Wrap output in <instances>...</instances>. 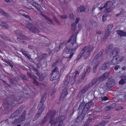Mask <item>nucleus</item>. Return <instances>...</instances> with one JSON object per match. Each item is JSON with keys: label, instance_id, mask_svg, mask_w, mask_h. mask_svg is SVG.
<instances>
[{"label": "nucleus", "instance_id": "1", "mask_svg": "<svg viewBox=\"0 0 126 126\" xmlns=\"http://www.w3.org/2000/svg\"><path fill=\"white\" fill-rule=\"evenodd\" d=\"M23 96L20 97L19 96H17L14 98L9 103L7 101H5L3 104V107L5 108H7L9 111H11L13 107L16 106V104H20L23 101V98H28L29 96V94L27 93L24 94Z\"/></svg>", "mask_w": 126, "mask_h": 126}, {"label": "nucleus", "instance_id": "2", "mask_svg": "<svg viewBox=\"0 0 126 126\" xmlns=\"http://www.w3.org/2000/svg\"><path fill=\"white\" fill-rule=\"evenodd\" d=\"M78 34V32H76L74 34L69 37V40L67 41V43L71 42V43L67 46L65 51L66 54H70L73 52L74 50H76L78 48V45L76 43L77 36Z\"/></svg>", "mask_w": 126, "mask_h": 126}, {"label": "nucleus", "instance_id": "3", "mask_svg": "<svg viewBox=\"0 0 126 126\" xmlns=\"http://www.w3.org/2000/svg\"><path fill=\"white\" fill-rule=\"evenodd\" d=\"M93 49V47L90 45L84 47L77 58L76 61L79 60L82 57L84 53H85L84 56V59L85 60L87 59Z\"/></svg>", "mask_w": 126, "mask_h": 126}, {"label": "nucleus", "instance_id": "4", "mask_svg": "<svg viewBox=\"0 0 126 126\" xmlns=\"http://www.w3.org/2000/svg\"><path fill=\"white\" fill-rule=\"evenodd\" d=\"M47 96V94L46 93H45L43 95L41 101L38 104V110L37 113L35 115L33 119V121H35L38 118L44 111L45 107L44 103L46 99Z\"/></svg>", "mask_w": 126, "mask_h": 126}, {"label": "nucleus", "instance_id": "5", "mask_svg": "<svg viewBox=\"0 0 126 126\" xmlns=\"http://www.w3.org/2000/svg\"><path fill=\"white\" fill-rule=\"evenodd\" d=\"M91 105L89 103H86L83 101L80 103L78 110L79 113H80V112L85 113H88V111L91 107Z\"/></svg>", "mask_w": 126, "mask_h": 126}, {"label": "nucleus", "instance_id": "6", "mask_svg": "<svg viewBox=\"0 0 126 126\" xmlns=\"http://www.w3.org/2000/svg\"><path fill=\"white\" fill-rule=\"evenodd\" d=\"M104 50H101L95 56L93 59V62L95 63V65L93 68V71L94 73H96V71L97 67L100 59L102 57L103 55Z\"/></svg>", "mask_w": 126, "mask_h": 126}, {"label": "nucleus", "instance_id": "7", "mask_svg": "<svg viewBox=\"0 0 126 126\" xmlns=\"http://www.w3.org/2000/svg\"><path fill=\"white\" fill-rule=\"evenodd\" d=\"M15 32L17 36H19L20 37H17V40L20 42H21V40H28L30 39V38L26 36L25 35H23L22 34L21 31L19 30H17L15 31Z\"/></svg>", "mask_w": 126, "mask_h": 126}, {"label": "nucleus", "instance_id": "8", "mask_svg": "<svg viewBox=\"0 0 126 126\" xmlns=\"http://www.w3.org/2000/svg\"><path fill=\"white\" fill-rule=\"evenodd\" d=\"M113 27V24H110L108 25L106 28L105 34L103 38V40L105 41L110 36L111 30Z\"/></svg>", "mask_w": 126, "mask_h": 126}, {"label": "nucleus", "instance_id": "9", "mask_svg": "<svg viewBox=\"0 0 126 126\" xmlns=\"http://www.w3.org/2000/svg\"><path fill=\"white\" fill-rule=\"evenodd\" d=\"M26 111L24 110L22 112L21 115L19 118L15 119L13 123L15 124H17L21 123L25 119Z\"/></svg>", "mask_w": 126, "mask_h": 126}, {"label": "nucleus", "instance_id": "10", "mask_svg": "<svg viewBox=\"0 0 126 126\" xmlns=\"http://www.w3.org/2000/svg\"><path fill=\"white\" fill-rule=\"evenodd\" d=\"M25 106L24 105H21L18 109L17 110L11 114L10 117L13 118L18 117L21 113Z\"/></svg>", "mask_w": 126, "mask_h": 126}, {"label": "nucleus", "instance_id": "11", "mask_svg": "<svg viewBox=\"0 0 126 126\" xmlns=\"http://www.w3.org/2000/svg\"><path fill=\"white\" fill-rule=\"evenodd\" d=\"M59 73L58 68L57 67H56L52 70V75L50 78V80L53 81L57 79Z\"/></svg>", "mask_w": 126, "mask_h": 126}, {"label": "nucleus", "instance_id": "12", "mask_svg": "<svg viewBox=\"0 0 126 126\" xmlns=\"http://www.w3.org/2000/svg\"><path fill=\"white\" fill-rule=\"evenodd\" d=\"M26 26L27 28L35 34L38 33L39 32V30L34 26L31 23L27 24Z\"/></svg>", "mask_w": 126, "mask_h": 126}, {"label": "nucleus", "instance_id": "13", "mask_svg": "<svg viewBox=\"0 0 126 126\" xmlns=\"http://www.w3.org/2000/svg\"><path fill=\"white\" fill-rule=\"evenodd\" d=\"M73 75L71 78H70L69 80V83L71 85L75 83V81L76 77L78 76L79 74V73L78 71H76L75 73H73Z\"/></svg>", "mask_w": 126, "mask_h": 126}, {"label": "nucleus", "instance_id": "14", "mask_svg": "<svg viewBox=\"0 0 126 126\" xmlns=\"http://www.w3.org/2000/svg\"><path fill=\"white\" fill-rule=\"evenodd\" d=\"M86 113L81 112L80 114L78 116L76 119L75 121L77 123H81L84 119L85 114Z\"/></svg>", "mask_w": 126, "mask_h": 126}, {"label": "nucleus", "instance_id": "15", "mask_svg": "<svg viewBox=\"0 0 126 126\" xmlns=\"http://www.w3.org/2000/svg\"><path fill=\"white\" fill-rule=\"evenodd\" d=\"M115 83L114 79H109L107 81L106 86L108 88H110L115 85Z\"/></svg>", "mask_w": 126, "mask_h": 126}, {"label": "nucleus", "instance_id": "16", "mask_svg": "<svg viewBox=\"0 0 126 126\" xmlns=\"http://www.w3.org/2000/svg\"><path fill=\"white\" fill-rule=\"evenodd\" d=\"M56 118L59 121V123L57 126H62L63 124V121L65 119V117L64 115H62Z\"/></svg>", "mask_w": 126, "mask_h": 126}, {"label": "nucleus", "instance_id": "17", "mask_svg": "<svg viewBox=\"0 0 126 126\" xmlns=\"http://www.w3.org/2000/svg\"><path fill=\"white\" fill-rule=\"evenodd\" d=\"M119 52V49L118 48H116L113 49L110 54V57H116Z\"/></svg>", "mask_w": 126, "mask_h": 126}, {"label": "nucleus", "instance_id": "18", "mask_svg": "<svg viewBox=\"0 0 126 126\" xmlns=\"http://www.w3.org/2000/svg\"><path fill=\"white\" fill-rule=\"evenodd\" d=\"M110 75L108 72H106L100 76L98 79V81H102L107 78Z\"/></svg>", "mask_w": 126, "mask_h": 126}, {"label": "nucleus", "instance_id": "19", "mask_svg": "<svg viewBox=\"0 0 126 126\" xmlns=\"http://www.w3.org/2000/svg\"><path fill=\"white\" fill-rule=\"evenodd\" d=\"M56 111L54 110H50L47 113L46 115L49 116L50 117V118H54L56 114Z\"/></svg>", "mask_w": 126, "mask_h": 126}, {"label": "nucleus", "instance_id": "20", "mask_svg": "<svg viewBox=\"0 0 126 126\" xmlns=\"http://www.w3.org/2000/svg\"><path fill=\"white\" fill-rule=\"evenodd\" d=\"M68 94V92L67 90L65 89H64L60 97L59 98V101L62 100L65 97H66Z\"/></svg>", "mask_w": 126, "mask_h": 126}, {"label": "nucleus", "instance_id": "21", "mask_svg": "<svg viewBox=\"0 0 126 126\" xmlns=\"http://www.w3.org/2000/svg\"><path fill=\"white\" fill-rule=\"evenodd\" d=\"M120 61H119V59H118L117 56L114 57L110 63L111 64L114 65L116 64L119 63Z\"/></svg>", "mask_w": 126, "mask_h": 126}, {"label": "nucleus", "instance_id": "22", "mask_svg": "<svg viewBox=\"0 0 126 126\" xmlns=\"http://www.w3.org/2000/svg\"><path fill=\"white\" fill-rule=\"evenodd\" d=\"M90 88V87H89L88 85L86 84L83 88L79 92L82 94V95L84 94Z\"/></svg>", "mask_w": 126, "mask_h": 126}, {"label": "nucleus", "instance_id": "23", "mask_svg": "<svg viewBox=\"0 0 126 126\" xmlns=\"http://www.w3.org/2000/svg\"><path fill=\"white\" fill-rule=\"evenodd\" d=\"M70 77L71 76H70L67 75L66 76V79H65V80L64 84V87H65L66 88H65L64 89H65L67 90L66 88L69 84V82Z\"/></svg>", "mask_w": 126, "mask_h": 126}, {"label": "nucleus", "instance_id": "24", "mask_svg": "<svg viewBox=\"0 0 126 126\" xmlns=\"http://www.w3.org/2000/svg\"><path fill=\"white\" fill-rule=\"evenodd\" d=\"M110 65V63L109 62L104 63L102 65L101 67V69L102 70H106L109 67Z\"/></svg>", "mask_w": 126, "mask_h": 126}, {"label": "nucleus", "instance_id": "25", "mask_svg": "<svg viewBox=\"0 0 126 126\" xmlns=\"http://www.w3.org/2000/svg\"><path fill=\"white\" fill-rule=\"evenodd\" d=\"M116 32L121 37L126 36V32L121 30H116Z\"/></svg>", "mask_w": 126, "mask_h": 126}, {"label": "nucleus", "instance_id": "26", "mask_svg": "<svg viewBox=\"0 0 126 126\" xmlns=\"http://www.w3.org/2000/svg\"><path fill=\"white\" fill-rule=\"evenodd\" d=\"M32 5L36 9H37L38 11H40V9L41 8V6L37 2H33L32 3Z\"/></svg>", "mask_w": 126, "mask_h": 126}, {"label": "nucleus", "instance_id": "27", "mask_svg": "<svg viewBox=\"0 0 126 126\" xmlns=\"http://www.w3.org/2000/svg\"><path fill=\"white\" fill-rule=\"evenodd\" d=\"M113 2L111 1H107L104 4L106 8L107 7H112L113 5Z\"/></svg>", "mask_w": 126, "mask_h": 126}, {"label": "nucleus", "instance_id": "28", "mask_svg": "<svg viewBox=\"0 0 126 126\" xmlns=\"http://www.w3.org/2000/svg\"><path fill=\"white\" fill-rule=\"evenodd\" d=\"M62 60L60 58L58 59L55 62H54L52 64V66L54 67L56 66V65L59 63H62Z\"/></svg>", "mask_w": 126, "mask_h": 126}, {"label": "nucleus", "instance_id": "29", "mask_svg": "<svg viewBox=\"0 0 126 126\" xmlns=\"http://www.w3.org/2000/svg\"><path fill=\"white\" fill-rule=\"evenodd\" d=\"M97 80L95 78L92 80L90 83L87 84L88 85V86H89V87L90 88L96 83Z\"/></svg>", "mask_w": 126, "mask_h": 126}, {"label": "nucleus", "instance_id": "30", "mask_svg": "<svg viewBox=\"0 0 126 126\" xmlns=\"http://www.w3.org/2000/svg\"><path fill=\"white\" fill-rule=\"evenodd\" d=\"M77 10L79 12H82L85 11V8L83 6H80L78 8Z\"/></svg>", "mask_w": 126, "mask_h": 126}, {"label": "nucleus", "instance_id": "31", "mask_svg": "<svg viewBox=\"0 0 126 126\" xmlns=\"http://www.w3.org/2000/svg\"><path fill=\"white\" fill-rule=\"evenodd\" d=\"M0 13L2 15L8 18H10L11 17L10 16L9 14L5 12L1 9H0Z\"/></svg>", "mask_w": 126, "mask_h": 126}, {"label": "nucleus", "instance_id": "32", "mask_svg": "<svg viewBox=\"0 0 126 126\" xmlns=\"http://www.w3.org/2000/svg\"><path fill=\"white\" fill-rule=\"evenodd\" d=\"M0 25H1L6 29H8L9 28V26L5 22H2L0 20Z\"/></svg>", "mask_w": 126, "mask_h": 126}, {"label": "nucleus", "instance_id": "33", "mask_svg": "<svg viewBox=\"0 0 126 126\" xmlns=\"http://www.w3.org/2000/svg\"><path fill=\"white\" fill-rule=\"evenodd\" d=\"M109 123V122L108 121L103 120L101 122L99 123L97 125L95 126H104L106 124L108 123Z\"/></svg>", "mask_w": 126, "mask_h": 126}, {"label": "nucleus", "instance_id": "34", "mask_svg": "<svg viewBox=\"0 0 126 126\" xmlns=\"http://www.w3.org/2000/svg\"><path fill=\"white\" fill-rule=\"evenodd\" d=\"M92 120L91 118H88L85 121V124L82 126H89L90 123L91 122Z\"/></svg>", "mask_w": 126, "mask_h": 126}, {"label": "nucleus", "instance_id": "35", "mask_svg": "<svg viewBox=\"0 0 126 126\" xmlns=\"http://www.w3.org/2000/svg\"><path fill=\"white\" fill-rule=\"evenodd\" d=\"M53 119L54 118H49V124H50L51 126H53L55 125L57 123L56 121H54Z\"/></svg>", "mask_w": 126, "mask_h": 126}, {"label": "nucleus", "instance_id": "36", "mask_svg": "<svg viewBox=\"0 0 126 126\" xmlns=\"http://www.w3.org/2000/svg\"><path fill=\"white\" fill-rule=\"evenodd\" d=\"M47 120V115H46L42 120L41 122L40 123V125L41 126L44 125L46 122Z\"/></svg>", "mask_w": 126, "mask_h": 126}, {"label": "nucleus", "instance_id": "37", "mask_svg": "<svg viewBox=\"0 0 126 126\" xmlns=\"http://www.w3.org/2000/svg\"><path fill=\"white\" fill-rule=\"evenodd\" d=\"M42 16H44L47 20L50 22L52 24H53L54 22L50 18H49L45 15L44 14H43Z\"/></svg>", "mask_w": 126, "mask_h": 126}, {"label": "nucleus", "instance_id": "38", "mask_svg": "<svg viewBox=\"0 0 126 126\" xmlns=\"http://www.w3.org/2000/svg\"><path fill=\"white\" fill-rule=\"evenodd\" d=\"M116 104L115 103H113L109 106H108L106 107V110L107 111L109 110L112 109V108L114 107H112L113 106H115Z\"/></svg>", "mask_w": 126, "mask_h": 126}, {"label": "nucleus", "instance_id": "39", "mask_svg": "<svg viewBox=\"0 0 126 126\" xmlns=\"http://www.w3.org/2000/svg\"><path fill=\"white\" fill-rule=\"evenodd\" d=\"M47 77V75L45 73H42L39 76V78L40 80L42 81L45 79Z\"/></svg>", "mask_w": 126, "mask_h": 126}, {"label": "nucleus", "instance_id": "40", "mask_svg": "<svg viewBox=\"0 0 126 126\" xmlns=\"http://www.w3.org/2000/svg\"><path fill=\"white\" fill-rule=\"evenodd\" d=\"M113 45L112 44H110L107 47V49L106 51L108 52H109L112 49Z\"/></svg>", "mask_w": 126, "mask_h": 126}, {"label": "nucleus", "instance_id": "41", "mask_svg": "<svg viewBox=\"0 0 126 126\" xmlns=\"http://www.w3.org/2000/svg\"><path fill=\"white\" fill-rule=\"evenodd\" d=\"M32 79L33 80L32 83L33 84L37 86H38L39 85V83L37 81L36 78H33Z\"/></svg>", "mask_w": 126, "mask_h": 126}, {"label": "nucleus", "instance_id": "42", "mask_svg": "<svg viewBox=\"0 0 126 126\" xmlns=\"http://www.w3.org/2000/svg\"><path fill=\"white\" fill-rule=\"evenodd\" d=\"M71 30L73 32H74L76 31V29L77 27V25L75 23H72L71 25Z\"/></svg>", "mask_w": 126, "mask_h": 126}, {"label": "nucleus", "instance_id": "43", "mask_svg": "<svg viewBox=\"0 0 126 126\" xmlns=\"http://www.w3.org/2000/svg\"><path fill=\"white\" fill-rule=\"evenodd\" d=\"M46 56L47 54H43L40 56L39 57V58L40 59V61L43 60L46 57Z\"/></svg>", "mask_w": 126, "mask_h": 126}, {"label": "nucleus", "instance_id": "44", "mask_svg": "<svg viewBox=\"0 0 126 126\" xmlns=\"http://www.w3.org/2000/svg\"><path fill=\"white\" fill-rule=\"evenodd\" d=\"M3 61L4 62L8 64L11 67L13 68V65L9 61L5 59H4Z\"/></svg>", "mask_w": 126, "mask_h": 126}, {"label": "nucleus", "instance_id": "45", "mask_svg": "<svg viewBox=\"0 0 126 126\" xmlns=\"http://www.w3.org/2000/svg\"><path fill=\"white\" fill-rule=\"evenodd\" d=\"M113 9V6L109 7L107 8H106V12L107 13H110L111 12Z\"/></svg>", "mask_w": 126, "mask_h": 126}, {"label": "nucleus", "instance_id": "46", "mask_svg": "<svg viewBox=\"0 0 126 126\" xmlns=\"http://www.w3.org/2000/svg\"><path fill=\"white\" fill-rule=\"evenodd\" d=\"M21 52L23 55H25L28 59H30V57L28 55L27 52L26 51H25L24 50H22Z\"/></svg>", "mask_w": 126, "mask_h": 126}, {"label": "nucleus", "instance_id": "47", "mask_svg": "<svg viewBox=\"0 0 126 126\" xmlns=\"http://www.w3.org/2000/svg\"><path fill=\"white\" fill-rule=\"evenodd\" d=\"M91 22H92L91 24L92 26L94 27H96L97 24L96 22L94 20H92L91 21Z\"/></svg>", "mask_w": 126, "mask_h": 126}, {"label": "nucleus", "instance_id": "48", "mask_svg": "<svg viewBox=\"0 0 126 126\" xmlns=\"http://www.w3.org/2000/svg\"><path fill=\"white\" fill-rule=\"evenodd\" d=\"M107 16L106 15H104L102 17V21L103 22L105 21L107 19Z\"/></svg>", "mask_w": 126, "mask_h": 126}, {"label": "nucleus", "instance_id": "49", "mask_svg": "<svg viewBox=\"0 0 126 126\" xmlns=\"http://www.w3.org/2000/svg\"><path fill=\"white\" fill-rule=\"evenodd\" d=\"M91 68L90 67H88L86 68V72H85L86 73H89L90 71Z\"/></svg>", "mask_w": 126, "mask_h": 126}, {"label": "nucleus", "instance_id": "50", "mask_svg": "<svg viewBox=\"0 0 126 126\" xmlns=\"http://www.w3.org/2000/svg\"><path fill=\"white\" fill-rule=\"evenodd\" d=\"M64 45V44L63 43H62L59 45L58 51L60 50L62 47H63Z\"/></svg>", "mask_w": 126, "mask_h": 126}, {"label": "nucleus", "instance_id": "51", "mask_svg": "<svg viewBox=\"0 0 126 126\" xmlns=\"http://www.w3.org/2000/svg\"><path fill=\"white\" fill-rule=\"evenodd\" d=\"M81 95H82V94L79 92L76 97L77 100L79 99Z\"/></svg>", "mask_w": 126, "mask_h": 126}, {"label": "nucleus", "instance_id": "52", "mask_svg": "<svg viewBox=\"0 0 126 126\" xmlns=\"http://www.w3.org/2000/svg\"><path fill=\"white\" fill-rule=\"evenodd\" d=\"M125 81L123 79H122L119 81V83L120 84H123L124 83Z\"/></svg>", "mask_w": 126, "mask_h": 126}, {"label": "nucleus", "instance_id": "53", "mask_svg": "<svg viewBox=\"0 0 126 126\" xmlns=\"http://www.w3.org/2000/svg\"><path fill=\"white\" fill-rule=\"evenodd\" d=\"M69 17L70 18L73 19H74L75 18L74 16L73 13L71 14H70L69 15Z\"/></svg>", "mask_w": 126, "mask_h": 126}, {"label": "nucleus", "instance_id": "54", "mask_svg": "<svg viewBox=\"0 0 126 126\" xmlns=\"http://www.w3.org/2000/svg\"><path fill=\"white\" fill-rule=\"evenodd\" d=\"M60 17L62 19H66L67 18V16L66 15H61Z\"/></svg>", "mask_w": 126, "mask_h": 126}, {"label": "nucleus", "instance_id": "55", "mask_svg": "<svg viewBox=\"0 0 126 126\" xmlns=\"http://www.w3.org/2000/svg\"><path fill=\"white\" fill-rule=\"evenodd\" d=\"M102 100L107 101L108 100V98L107 96H104L102 97L101 98Z\"/></svg>", "mask_w": 126, "mask_h": 126}, {"label": "nucleus", "instance_id": "56", "mask_svg": "<svg viewBox=\"0 0 126 126\" xmlns=\"http://www.w3.org/2000/svg\"><path fill=\"white\" fill-rule=\"evenodd\" d=\"M23 16H24L26 18L29 19L30 20H31L30 17V16H29V15H27L26 14H24L23 15Z\"/></svg>", "mask_w": 126, "mask_h": 126}, {"label": "nucleus", "instance_id": "57", "mask_svg": "<svg viewBox=\"0 0 126 126\" xmlns=\"http://www.w3.org/2000/svg\"><path fill=\"white\" fill-rule=\"evenodd\" d=\"M35 110V108H33L32 109H31L29 111V112L28 113V114H31L33 111L34 110Z\"/></svg>", "mask_w": 126, "mask_h": 126}, {"label": "nucleus", "instance_id": "58", "mask_svg": "<svg viewBox=\"0 0 126 126\" xmlns=\"http://www.w3.org/2000/svg\"><path fill=\"white\" fill-rule=\"evenodd\" d=\"M120 66L118 65H116L114 67V69L115 70H117L119 68H120Z\"/></svg>", "mask_w": 126, "mask_h": 126}, {"label": "nucleus", "instance_id": "59", "mask_svg": "<svg viewBox=\"0 0 126 126\" xmlns=\"http://www.w3.org/2000/svg\"><path fill=\"white\" fill-rule=\"evenodd\" d=\"M21 78L24 80H26L27 79L26 78V76L24 75H21Z\"/></svg>", "mask_w": 126, "mask_h": 126}, {"label": "nucleus", "instance_id": "60", "mask_svg": "<svg viewBox=\"0 0 126 126\" xmlns=\"http://www.w3.org/2000/svg\"><path fill=\"white\" fill-rule=\"evenodd\" d=\"M86 73H83L82 75V77H81V79H84L86 74Z\"/></svg>", "mask_w": 126, "mask_h": 126}, {"label": "nucleus", "instance_id": "61", "mask_svg": "<svg viewBox=\"0 0 126 126\" xmlns=\"http://www.w3.org/2000/svg\"><path fill=\"white\" fill-rule=\"evenodd\" d=\"M79 20L80 19L79 18L77 17L75 20V23L76 24H77L78 23Z\"/></svg>", "mask_w": 126, "mask_h": 126}, {"label": "nucleus", "instance_id": "62", "mask_svg": "<svg viewBox=\"0 0 126 126\" xmlns=\"http://www.w3.org/2000/svg\"><path fill=\"white\" fill-rule=\"evenodd\" d=\"M34 70L35 71H36L37 72V73L36 74V75H37V76H39V73H38L37 72H38V70L36 68H34Z\"/></svg>", "mask_w": 126, "mask_h": 126}, {"label": "nucleus", "instance_id": "63", "mask_svg": "<svg viewBox=\"0 0 126 126\" xmlns=\"http://www.w3.org/2000/svg\"><path fill=\"white\" fill-rule=\"evenodd\" d=\"M74 54V53H72L70 54L69 56V59H70L73 56V55Z\"/></svg>", "mask_w": 126, "mask_h": 126}, {"label": "nucleus", "instance_id": "64", "mask_svg": "<svg viewBox=\"0 0 126 126\" xmlns=\"http://www.w3.org/2000/svg\"><path fill=\"white\" fill-rule=\"evenodd\" d=\"M27 75H28L30 77L32 78V75H31L30 73L27 72Z\"/></svg>", "mask_w": 126, "mask_h": 126}]
</instances>
